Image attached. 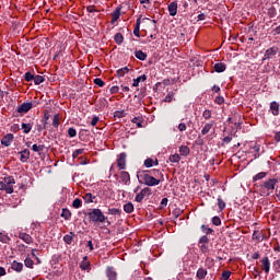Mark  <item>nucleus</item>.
<instances>
[{
  "label": "nucleus",
  "mask_w": 280,
  "mask_h": 280,
  "mask_svg": "<svg viewBox=\"0 0 280 280\" xmlns=\"http://www.w3.org/2000/svg\"><path fill=\"white\" fill-rule=\"evenodd\" d=\"M137 178L143 180L147 187H156V185H161V179L150 175L148 171H139L137 173Z\"/></svg>",
  "instance_id": "f257e3e1"
},
{
  "label": "nucleus",
  "mask_w": 280,
  "mask_h": 280,
  "mask_svg": "<svg viewBox=\"0 0 280 280\" xmlns=\"http://www.w3.org/2000/svg\"><path fill=\"white\" fill-rule=\"evenodd\" d=\"M14 185H16L14 177L8 176L0 182V189L1 191H5V194H14Z\"/></svg>",
  "instance_id": "f03ea898"
},
{
  "label": "nucleus",
  "mask_w": 280,
  "mask_h": 280,
  "mask_svg": "<svg viewBox=\"0 0 280 280\" xmlns=\"http://www.w3.org/2000/svg\"><path fill=\"white\" fill-rule=\"evenodd\" d=\"M88 218H89L90 222H94V223L106 222V215H104V212H102V210H100L97 208L91 210L88 213Z\"/></svg>",
  "instance_id": "7ed1b4c3"
},
{
  "label": "nucleus",
  "mask_w": 280,
  "mask_h": 280,
  "mask_svg": "<svg viewBox=\"0 0 280 280\" xmlns=\"http://www.w3.org/2000/svg\"><path fill=\"white\" fill-rule=\"evenodd\" d=\"M152 196V188L145 187L140 192L136 195V202H143V198H150Z\"/></svg>",
  "instance_id": "20e7f679"
},
{
  "label": "nucleus",
  "mask_w": 280,
  "mask_h": 280,
  "mask_svg": "<svg viewBox=\"0 0 280 280\" xmlns=\"http://www.w3.org/2000/svg\"><path fill=\"white\" fill-rule=\"evenodd\" d=\"M32 108H34V103H23L18 107L16 113L20 115H25L26 113H30Z\"/></svg>",
  "instance_id": "39448f33"
},
{
  "label": "nucleus",
  "mask_w": 280,
  "mask_h": 280,
  "mask_svg": "<svg viewBox=\"0 0 280 280\" xmlns=\"http://www.w3.org/2000/svg\"><path fill=\"white\" fill-rule=\"evenodd\" d=\"M278 183H279V179L269 178L264 182L262 187H265V189H267V191H275V187L277 186Z\"/></svg>",
  "instance_id": "423d86ee"
},
{
  "label": "nucleus",
  "mask_w": 280,
  "mask_h": 280,
  "mask_svg": "<svg viewBox=\"0 0 280 280\" xmlns=\"http://www.w3.org/2000/svg\"><path fill=\"white\" fill-rule=\"evenodd\" d=\"M279 54V47L272 46L265 51L262 60H270L273 56Z\"/></svg>",
  "instance_id": "0eeeda50"
},
{
  "label": "nucleus",
  "mask_w": 280,
  "mask_h": 280,
  "mask_svg": "<svg viewBox=\"0 0 280 280\" xmlns=\"http://www.w3.org/2000/svg\"><path fill=\"white\" fill-rule=\"evenodd\" d=\"M13 141H14V135L13 133H7L1 139V145H4V148H10L12 145Z\"/></svg>",
  "instance_id": "6e6552de"
},
{
  "label": "nucleus",
  "mask_w": 280,
  "mask_h": 280,
  "mask_svg": "<svg viewBox=\"0 0 280 280\" xmlns=\"http://www.w3.org/2000/svg\"><path fill=\"white\" fill-rule=\"evenodd\" d=\"M128 154L126 152H122L117 158V165L119 170H126V159Z\"/></svg>",
  "instance_id": "1a4fd4ad"
},
{
  "label": "nucleus",
  "mask_w": 280,
  "mask_h": 280,
  "mask_svg": "<svg viewBox=\"0 0 280 280\" xmlns=\"http://www.w3.org/2000/svg\"><path fill=\"white\" fill-rule=\"evenodd\" d=\"M167 10H168L170 16H176V14H178V2L177 1L171 2L167 7Z\"/></svg>",
  "instance_id": "9d476101"
},
{
  "label": "nucleus",
  "mask_w": 280,
  "mask_h": 280,
  "mask_svg": "<svg viewBox=\"0 0 280 280\" xmlns=\"http://www.w3.org/2000/svg\"><path fill=\"white\" fill-rule=\"evenodd\" d=\"M121 5L116 7V9L114 10V12L112 13V25H115V23H117V21H119V16H121Z\"/></svg>",
  "instance_id": "9b49d317"
},
{
  "label": "nucleus",
  "mask_w": 280,
  "mask_h": 280,
  "mask_svg": "<svg viewBox=\"0 0 280 280\" xmlns=\"http://www.w3.org/2000/svg\"><path fill=\"white\" fill-rule=\"evenodd\" d=\"M18 237L25 242V244H34V237L25 232H20Z\"/></svg>",
  "instance_id": "f8f14e48"
},
{
  "label": "nucleus",
  "mask_w": 280,
  "mask_h": 280,
  "mask_svg": "<svg viewBox=\"0 0 280 280\" xmlns=\"http://www.w3.org/2000/svg\"><path fill=\"white\" fill-rule=\"evenodd\" d=\"M148 174H150V176H153L154 178H158L161 183H163V180H165V177L163 176V173H161V171L154 168L151 171H147Z\"/></svg>",
  "instance_id": "ddd939ff"
},
{
  "label": "nucleus",
  "mask_w": 280,
  "mask_h": 280,
  "mask_svg": "<svg viewBox=\"0 0 280 280\" xmlns=\"http://www.w3.org/2000/svg\"><path fill=\"white\" fill-rule=\"evenodd\" d=\"M18 154H20L21 163H27V161H30V149H24L18 152Z\"/></svg>",
  "instance_id": "4468645a"
},
{
  "label": "nucleus",
  "mask_w": 280,
  "mask_h": 280,
  "mask_svg": "<svg viewBox=\"0 0 280 280\" xmlns=\"http://www.w3.org/2000/svg\"><path fill=\"white\" fill-rule=\"evenodd\" d=\"M270 110H271V115H273L275 117H279L280 105L277 101H273L270 103Z\"/></svg>",
  "instance_id": "2eb2a0df"
},
{
  "label": "nucleus",
  "mask_w": 280,
  "mask_h": 280,
  "mask_svg": "<svg viewBox=\"0 0 280 280\" xmlns=\"http://www.w3.org/2000/svg\"><path fill=\"white\" fill-rule=\"evenodd\" d=\"M261 269L264 270V272H266V275H268V272H270V259L268 257H264L261 260Z\"/></svg>",
  "instance_id": "dca6fc26"
},
{
  "label": "nucleus",
  "mask_w": 280,
  "mask_h": 280,
  "mask_svg": "<svg viewBox=\"0 0 280 280\" xmlns=\"http://www.w3.org/2000/svg\"><path fill=\"white\" fill-rule=\"evenodd\" d=\"M213 69L217 73H224V71H226V63L217 62L214 63Z\"/></svg>",
  "instance_id": "f3484780"
},
{
  "label": "nucleus",
  "mask_w": 280,
  "mask_h": 280,
  "mask_svg": "<svg viewBox=\"0 0 280 280\" xmlns=\"http://www.w3.org/2000/svg\"><path fill=\"white\" fill-rule=\"evenodd\" d=\"M140 30H141V15L139 16V19H137L136 25L133 28V34L137 36V38H141Z\"/></svg>",
  "instance_id": "a211bd4d"
},
{
  "label": "nucleus",
  "mask_w": 280,
  "mask_h": 280,
  "mask_svg": "<svg viewBox=\"0 0 280 280\" xmlns=\"http://www.w3.org/2000/svg\"><path fill=\"white\" fill-rule=\"evenodd\" d=\"M215 124V121H210L207 122L203 128L201 129V135H209V132H211V129L213 128V125Z\"/></svg>",
  "instance_id": "6ab92c4d"
},
{
  "label": "nucleus",
  "mask_w": 280,
  "mask_h": 280,
  "mask_svg": "<svg viewBox=\"0 0 280 280\" xmlns=\"http://www.w3.org/2000/svg\"><path fill=\"white\" fill-rule=\"evenodd\" d=\"M120 180L124 185H128V183H130V173L126 171L120 172Z\"/></svg>",
  "instance_id": "aec40b11"
},
{
  "label": "nucleus",
  "mask_w": 280,
  "mask_h": 280,
  "mask_svg": "<svg viewBox=\"0 0 280 280\" xmlns=\"http://www.w3.org/2000/svg\"><path fill=\"white\" fill-rule=\"evenodd\" d=\"M135 57L138 60H142V61L148 60V54H145L143 50H135Z\"/></svg>",
  "instance_id": "412c9836"
},
{
  "label": "nucleus",
  "mask_w": 280,
  "mask_h": 280,
  "mask_svg": "<svg viewBox=\"0 0 280 280\" xmlns=\"http://www.w3.org/2000/svg\"><path fill=\"white\" fill-rule=\"evenodd\" d=\"M108 280H117V271L113 269V267H108L106 271Z\"/></svg>",
  "instance_id": "4be33fe9"
},
{
  "label": "nucleus",
  "mask_w": 280,
  "mask_h": 280,
  "mask_svg": "<svg viewBox=\"0 0 280 280\" xmlns=\"http://www.w3.org/2000/svg\"><path fill=\"white\" fill-rule=\"evenodd\" d=\"M11 268L12 270H14L15 272H22L23 271V265L22 262H19L16 260H14L12 264H11Z\"/></svg>",
  "instance_id": "5701e85b"
},
{
  "label": "nucleus",
  "mask_w": 280,
  "mask_h": 280,
  "mask_svg": "<svg viewBox=\"0 0 280 280\" xmlns=\"http://www.w3.org/2000/svg\"><path fill=\"white\" fill-rule=\"evenodd\" d=\"M191 150L187 145L179 147V154L180 156H189Z\"/></svg>",
  "instance_id": "b1692460"
},
{
  "label": "nucleus",
  "mask_w": 280,
  "mask_h": 280,
  "mask_svg": "<svg viewBox=\"0 0 280 280\" xmlns=\"http://www.w3.org/2000/svg\"><path fill=\"white\" fill-rule=\"evenodd\" d=\"M95 198H97L96 196H93V194L88 192L83 196V200H85V202L88 205H90L91 202H95Z\"/></svg>",
  "instance_id": "393cba45"
},
{
  "label": "nucleus",
  "mask_w": 280,
  "mask_h": 280,
  "mask_svg": "<svg viewBox=\"0 0 280 280\" xmlns=\"http://www.w3.org/2000/svg\"><path fill=\"white\" fill-rule=\"evenodd\" d=\"M148 80V77L145 74H142L138 77L137 79H133L132 86H139L140 82H145Z\"/></svg>",
  "instance_id": "a878e982"
},
{
  "label": "nucleus",
  "mask_w": 280,
  "mask_h": 280,
  "mask_svg": "<svg viewBox=\"0 0 280 280\" xmlns=\"http://www.w3.org/2000/svg\"><path fill=\"white\" fill-rule=\"evenodd\" d=\"M128 71H130V68L129 67H124V68H120L116 71V75L117 78H124V75L126 73H128Z\"/></svg>",
  "instance_id": "bb28decb"
},
{
  "label": "nucleus",
  "mask_w": 280,
  "mask_h": 280,
  "mask_svg": "<svg viewBox=\"0 0 280 280\" xmlns=\"http://www.w3.org/2000/svg\"><path fill=\"white\" fill-rule=\"evenodd\" d=\"M32 128H33L32 124H26V122L22 124V130L24 135H30V132H32Z\"/></svg>",
  "instance_id": "cd10ccee"
},
{
  "label": "nucleus",
  "mask_w": 280,
  "mask_h": 280,
  "mask_svg": "<svg viewBox=\"0 0 280 280\" xmlns=\"http://www.w3.org/2000/svg\"><path fill=\"white\" fill-rule=\"evenodd\" d=\"M73 237H75V234L73 232H70L69 234H66L63 236V242L67 244H71L73 242Z\"/></svg>",
  "instance_id": "c85d7f7f"
},
{
  "label": "nucleus",
  "mask_w": 280,
  "mask_h": 280,
  "mask_svg": "<svg viewBox=\"0 0 280 280\" xmlns=\"http://www.w3.org/2000/svg\"><path fill=\"white\" fill-rule=\"evenodd\" d=\"M125 213H132L135 211V205L132 202H128L124 206Z\"/></svg>",
  "instance_id": "c756f323"
},
{
  "label": "nucleus",
  "mask_w": 280,
  "mask_h": 280,
  "mask_svg": "<svg viewBox=\"0 0 280 280\" xmlns=\"http://www.w3.org/2000/svg\"><path fill=\"white\" fill-rule=\"evenodd\" d=\"M61 218H63V220H71V211L67 208H63L61 212Z\"/></svg>",
  "instance_id": "7c9ffc66"
},
{
  "label": "nucleus",
  "mask_w": 280,
  "mask_h": 280,
  "mask_svg": "<svg viewBox=\"0 0 280 280\" xmlns=\"http://www.w3.org/2000/svg\"><path fill=\"white\" fill-rule=\"evenodd\" d=\"M33 82L36 86H38L39 84H43V82H45V77L37 74L34 77Z\"/></svg>",
  "instance_id": "2f4dec72"
},
{
  "label": "nucleus",
  "mask_w": 280,
  "mask_h": 280,
  "mask_svg": "<svg viewBox=\"0 0 280 280\" xmlns=\"http://www.w3.org/2000/svg\"><path fill=\"white\" fill-rule=\"evenodd\" d=\"M266 176H268V173L260 172L253 177V180L254 183H257V180H261L262 178H266Z\"/></svg>",
  "instance_id": "473e14b6"
},
{
  "label": "nucleus",
  "mask_w": 280,
  "mask_h": 280,
  "mask_svg": "<svg viewBox=\"0 0 280 280\" xmlns=\"http://www.w3.org/2000/svg\"><path fill=\"white\" fill-rule=\"evenodd\" d=\"M114 40L116 45H121L124 43V35L121 33H116Z\"/></svg>",
  "instance_id": "72a5a7b5"
},
{
  "label": "nucleus",
  "mask_w": 280,
  "mask_h": 280,
  "mask_svg": "<svg viewBox=\"0 0 280 280\" xmlns=\"http://www.w3.org/2000/svg\"><path fill=\"white\" fill-rule=\"evenodd\" d=\"M32 150L40 154L45 150V144H33Z\"/></svg>",
  "instance_id": "f704fd0d"
},
{
  "label": "nucleus",
  "mask_w": 280,
  "mask_h": 280,
  "mask_svg": "<svg viewBox=\"0 0 280 280\" xmlns=\"http://www.w3.org/2000/svg\"><path fill=\"white\" fill-rule=\"evenodd\" d=\"M252 237L253 240H257L258 242L264 241V235L258 230L254 231Z\"/></svg>",
  "instance_id": "c9c22d12"
},
{
  "label": "nucleus",
  "mask_w": 280,
  "mask_h": 280,
  "mask_svg": "<svg viewBox=\"0 0 280 280\" xmlns=\"http://www.w3.org/2000/svg\"><path fill=\"white\" fill-rule=\"evenodd\" d=\"M132 124H136L138 128H143V118L142 117H133Z\"/></svg>",
  "instance_id": "e433bc0d"
},
{
  "label": "nucleus",
  "mask_w": 280,
  "mask_h": 280,
  "mask_svg": "<svg viewBox=\"0 0 280 280\" xmlns=\"http://www.w3.org/2000/svg\"><path fill=\"white\" fill-rule=\"evenodd\" d=\"M91 262L86 261V256L83 258V261L80 264L81 270H89Z\"/></svg>",
  "instance_id": "4c0bfd02"
},
{
  "label": "nucleus",
  "mask_w": 280,
  "mask_h": 280,
  "mask_svg": "<svg viewBox=\"0 0 280 280\" xmlns=\"http://www.w3.org/2000/svg\"><path fill=\"white\" fill-rule=\"evenodd\" d=\"M168 160L171 163H180V155L178 153L172 154Z\"/></svg>",
  "instance_id": "58836bf2"
},
{
  "label": "nucleus",
  "mask_w": 280,
  "mask_h": 280,
  "mask_svg": "<svg viewBox=\"0 0 280 280\" xmlns=\"http://www.w3.org/2000/svg\"><path fill=\"white\" fill-rule=\"evenodd\" d=\"M199 249L203 255H207V253H209V245L205 243H199Z\"/></svg>",
  "instance_id": "ea45409f"
},
{
  "label": "nucleus",
  "mask_w": 280,
  "mask_h": 280,
  "mask_svg": "<svg viewBox=\"0 0 280 280\" xmlns=\"http://www.w3.org/2000/svg\"><path fill=\"white\" fill-rule=\"evenodd\" d=\"M11 241H12V238H10V236H8L5 234H0V242L2 244H10Z\"/></svg>",
  "instance_id": "a19ab883"
},
{
  "label": "nucleus",
  "mask_w": 280,
  "mask_h": 280,
  "mask_svg": "<svg viewBox=\"0 0 280 280\" xmlns=\"http://www.w3.org/2000/svg\"><path fill=\"white\" fill-rule=\"evenodd\" d=\"M34 78H35V75L30 71L25 72V74H24L25 82H32V81H34Z\"/></svg>",
  "instance_id": "79ce46f5"
},
{
  "label": "nucleus",
  "mask_w": 280,
  "mask_h": 280,
  "mask_svg": "<svg viewBox=\"0 0 280 280\" xmlns=\"http://www.w3.org/2000/svg\"><path fill=\"white\" fill-rule=\"evenodd\" d=\"M114 117H115V119H121V118L126 117V112L125 110H116L114 113Z\"/></svg>",
  "instance_id": "37998d69"
},
{
  "label": "nucleus",
  "mask_w": 280,
  "mask_h": 280,
  "mask_svg": "<svg viewBox=\"0 0 280 280\" xmlns=\"http://www.w3.org/2000/svg\"><path fill=\"white\" fill-rule=\"evenodd\" d=\"M52 126H54V128H58V126H60V115L59 114H56L54 116Z\"/></svg>",
  "instance_id": "c03bdc74"
},
{
  "label": "nucleus",
  "mask_w": 280,
  "mask_h": 280,
  "mask_svg": "<svg viewBox=\"0 0 280 280\" xmlns=\"http://www.w3.org/2000/svg\"><path fill=\"white\" fill-rule=\"evenodd\" d=\"M144 167H154V160L152 158H148L147 160H144Z\"/></svg>",
  "instance_id": "a18cd8bd"
},
{
  "label": "nucleus",
  "mask_w": 280,
  "mask_h": 280,
  "mask_svg": "<svg viewBox=\"0 0 280 280\" xmlns=\"http://www.w3.org/2000/svg\"><path fill=\"white\" fill-rule=\"evenodd\" d=\"M200 229H201L202 233H206V235H211V233H213V229L208 228L205 224H202Z\"/></svg>",
  "instance_id": "49530a36"
},
{
  "label": "nucleus",
  "mask_w": 280,
  "mask_h": 280,
  "mask_svg": "<svg viewBox=\"0 0 280 280\" xmlns=\"http://www.w3.org/2000/svg\"><path fill=\"white\" fill-rule=\"evenodd\" d=\"M218 207L220 209V211H224V209H226V202H224V200H222V198H218Z\"/></svg>",
  "instance_id": "de8ad7c7"
},
{
  "label": "nucleus",
  "mask_w": 280,
  "mask_h": 280,
  "mask_svg": "<svg viewBox=\"0 0 280 280\" xmlns=\"http://www.w3.org/2000/svg\"><path fill=\"white\" fill-rule=\"evenodd\" d=\"M72 207L73 209H80V207H82V199H74L73 202H72Z\"/></svg>",
  "instance_id": "09e8293b"
},
{
  "label": "nucleus",
  "mask_w": 280,
  "mask_h": 280,
  "mask_svg": "<svg viewBox=\"0 0 280 280\" xmlns=\"http://www.w3.org/2000/svg\"><path fill=\"white\" fill-rule=\"evenodd\" d=\"M68 136H69L71 139H73V137H78V131L75 130V128L70 127V128L68 129Z\"/></svg>",
  "instance_id": "8fccbe9b"
},
{
  "label": "nucleus",
  "mask_w": 280,
  "mask_h": 280,
  "mask_svg": "<svg viewBox=\"0 0 280 280\" xmlns=\"http://www.w3.org/2000/svg\"><path fill=\"white\" fill-rule=\"evenodd\" d=\"M24 265H25V267L26 268H34V260H32V258H26L25 260H24Z\"/></svg>",
  "instance_id": "3c124183"
},
{
  "label": "nucleus",
  "mask_w": 280,
  "mask_h": 280,
  "mask_svg": "<svg viewBox=\"0 0 280 280\" xmlns=\"http://www.w3.org/2000/svg\"><path fill=\"white\" fill-rule=\"evenodd\" d=\"M268 16H270V19H275V16H277V9L275 7H271L268 10Z\"/></svg>",
  "instance_id": "603ef678"
},
{
  "label": "nucleus",
  "mask_w": 280,
  "mask_h": 280,
  "mask_svg": "<svg viewBox=\"0 0 280 280\" xmlns=\"http://www.w3.org/2000/svg\"><path fill=\"white\" fill-rule=\"evenodd\" d=\"M80 154H84V149H77L75 151H73L72 159H78Z\"/></svg>",
  "instance_id": "864d4df0"
},
{
  "label": "nucleus",
  "mask_w": 280,
  "mask_h": 280,
  "mask_svg": "<svg viewBox=\"0 0 280 280\" xmlns=\"http://www.w3.org/2000/svg\"><path fill=\"white\" fill-rule=\"evenodd\" d=\"M174 92H168L167 95L164 97V102L170 104L172 100H174Z\"/></svg>",
  "instance_id": "5fc2aeb1"
},
{
  "label": "nucleus",
  "mask_w": 280,
  "mask_h": 280,
  "mask_svg": "<svg viewBox=\"0 0 280 280\" xmlns=\"http://www.w3.org/2000/svg\"><path fill=\"white\" fill-rule=\"evenodd\" d=\"M94 84H96V86H100V89H102L103 86H105L106 83L101 78H96L94 79Z\"/></svg>",
  "instance_id": "6e6d98bb"
},
{
  "label": "nucleus",
  "mask_w": 280,
  "mask_h": 280,
  "mask_svg": "<svg viewBox=\"0 0 280 280\" xmlns=\"http://www.w3.org/2000/svg\"><path fill=\"white\" fill-rule=\"evenodd\" d=\"M212 224L214 226H220L222 224V220L220 219V217H213L212 218Z\"/></svg>",
  "instance_id": "4d7b16f0"
},
{
  "label": "nucleus",
  "mask_w": 280,
  "mask_h": 280,
  "mask_svg": "<svg viewBox=\"0 0 280 280\" xmlns=\"http://www.w3.org/2000/svg\"><path fill=\"white\" fill-rule=\"evenodd\" d=\"M202 117H203V119H206V120L211 119V109H206V110H203Z\"/></svg>",
  "instance_id": "13d9d810"
},
{
  "label": "nucleus",
  "mask_w": 280,
  "mask_h": 280,
  "mask_svg": "<svg viewBox=\"0 0 280 280\" xmlns=\"http://www.w3.org/2000/svg\"><path fill=\"white\" fill-rule=\"evenodd\" d=\"M108 213L110 215H119V213H121V210H119L117 208H112V209H108Z\"/></svg>",
  "instance_id": "bf43d9fd"
},
{
  "label": "nucleus",
  "mask_w": 280,
  "mask_h": 280,
  "mask_svg": "<svg viewBox=\"0 0 280 280\" xmlns=\"http://www.w3.org/2000/svg\"><path fill=\"white\" fill-rule=\"evenodd\" d=\"M228 279H231V271H223L220 280H228Z\"/></svg>",
  "instance_id": "052dcab7"
},
{
  "label": "nucleus",
  "mask_w": 280,
  "mask_h": 280,
  "mask_svg": "<svg viewBox=\"0 0 280 280\" xmlns=\"http://www.w3.org/2000/svg\"><path fill=\"white\" fill-rule=\"evenodd\" d=\"M198 244H209V236L203 235L199 238Z\"/></svg>",
  "instance_id": "680f3d73"
},
{
  "label": "nucleus",
  "mask_w": 280,
  "mask_h": 280,
  "mask_svg": "<svg viewBox=\"0 0 280 280\" xmlns=\"http://www.w3.org/2000/svg\"><path fill=\"white\" fill-rule=\"evenodd\" d=\"M86 12H89L90 14H93V12H97V8L95 5H88Z\"/></svg>",
  "instance_id": "e2e57ef3"
},
{
  "label": "nucleus",
  "mask_w": 280,
  "mask_h": 280,
  "mask_svg": "<svg viewBox=\"0 0 280 280\" xmlns=\"http://www.w3.org/2000/svg\"><path fill=\"white\" fill-rule=\"evenodd\" d=\"M179 132H185V130H187V125L185 122H180L178 126H177Z\"/></svg>",
  "instance_id": "0e129e2a"
},
{
  "label": "nucleus",
  "mask_w": 280,
  "mask_h": 280,
  "mask_svg": "<svg viewBox=\"0 0 280 280\" xmlns=\"http://www.w3.org/2000/svg\"><path fill=\"white\" fill-rule=\"evenodd\" d=\"M214 102H215V104H219V106H221V104H224V97L223 96H217Z\"/></svg>",
  "instance_id": "69168bd1"
},
{
  "label": "nucleus",
  "mask_w": 280,
  "mask_h": 280,
  "mask_svg": "<svg viewBox=\"0 0 280 280\" xmlns=\"http://www.w3.org/2000/svg\"><path fill=\"white\" fill-rule=\"evenodd\" d=\"M273 268L276 269V272H280V259L273 262Z\"/></svg>",
  "instance_id": "338daca9"
},
{
  "label": "nucleus",
  "mask_w": 280,
  "mask_h": 280,
  "mask_svg": "<svg viewBox=\"0 0 280 280\" xmlns=\"http://www.w3.org/2000/svg\"><path fill=\"white\" fill-rule=\"evenodd\" d=\"M100 121V117L98 116H94L92 118V121H91V126H97V122Z\"/></svg>",
  "instance_id": "774afa93"
}]
</instances>
